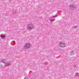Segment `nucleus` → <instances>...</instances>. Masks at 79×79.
<instances>
[{"instance_id": "1", "label": "nucleus", "mask_w": 79, "mask_h": 79, "mask_svg": "<svg viewBox=\"0 0 79 79\" xmlns=\"http://www.w3.org/2000/svg\"><path fill=\"white\" fill-rule=\"evenodd\" d=\"M29 47H30V45H29V44H25V48H29Z\"/></svg>"}, {"instance_id": "5", "label": "nucleus", "mask_w": 79, "mask_h": 79, "mask_svg": "<svg viewBox=\"0 0 79 79\" xmlns=\"http://www.w3.org/2000/svg\"><path fill=\"white\" fill-rule=\"evenodd\" d=\"M5 36V35H2L1 36V37L2 38H4V37Z\"/></svg>"}, {"instance_id": "7", "label": "nucleus", "mask_w": 79, "mask_h": 79, "mask_svg": "<svg viewBox=\"0 0 79 79\" xmlns=\"http://www.w3.org/2000/svg\"><path fill=\"white\" fill-rule=\"evenodd\" d=\"M24 79H28L27 77H25L24 78Z\"/></svg>"}, {"instance_id": "2", "label": "nucleus", "mask_w": 79, "mask_h": 79, "mask_svg": "<svg viewBox=\"0 0 79 79\" xmlns=\"http://www.w3.org/2000/svg\"><path fill=\"white\" fill-rule=\"evenodd\" d=\"M29 28L30 29H32V28H33V26L32 25H29Z\"/></svg>"}, {"instance_id": "6", "label": "nucleus", "mask_w": 79, "mask_h": 79, "mask_svg": "<svg viewBox=\"0 0 79 79\" xmlns=\"http://www.w3.org/2000/svg\"><path fill=\"white\" fill-rule=\"evenodd\" d=\"M71 55H74V53L73 51L71 52Z\"/></svg>"}, {"instance_id": "4", "label": "nucleus", "mask_w": 79, "mask_h": 79, "mask_svg": "<svg viewBox=\"0 0 79 79\" xmlns=\"http://www.w3.org/2000/svg\"><path fill=\"white\" fill-rule=\"evenodd\" d=\"M73 67L74 69H76L77 68V66L76 65H74L73 66Z\"/></svg>"}, {"instance_id": "3", "label": "nucleus", "mask_w": 79, "mask_h": 79, "mask_svg": "<svg viewBox=\"0 0 79 79\" xmlns=\"http://www.w3.org/2000/svg\"><path fill=\"white\" fill-rule=\"evenodd\" d=\"M75 75L76 76H77V77H79V74L78 73H75Z\"/></svg>"}, {"instance_id": "8", "label": "nucleus", "mask_w": 79, "mask_h": 79, "mask_svg": "<svg viewBox=\"0 0 79 79\" xmlns=\"http://www.w3.org/2000/svg\"><path fill=\"white\" fill-rule=\"evenodd\" d=\"M1 61H2L3 63H4V60L2 59V60Z\"/></svg>"}]
</instances>
